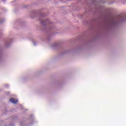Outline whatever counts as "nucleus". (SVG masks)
<instances>
[{
	"label": "nucleus",
	"mask_w": 126,
	"mask_h": 126,
	"mask_svg": "<svg viewBox=\"0 0 126 126\" xmlns=\"http://www.w3.org/2000/svg\"><path fill=\"white\" fill-rule=\"evenodd\" d=\"M118 17H122V16H119Z\"/></svg>",
	"instance_id": "2"
},
{
	"label": "nucleus",
	"mask_w": 126,
	"mask_h": 126,
	"mask_svg": "<svg viewBox=\"0 0 126 126\" xmlns=\"http://www.w3.org/2000/svg\"><path fill=\"white\" fill-rule=\"evenodd\" d=\"M10 101L11 103L13 104H17L18 102V100L17 99H15L14 98H10Z\"/></svg>",
	"instance_id": "1"
}]
</instances>
